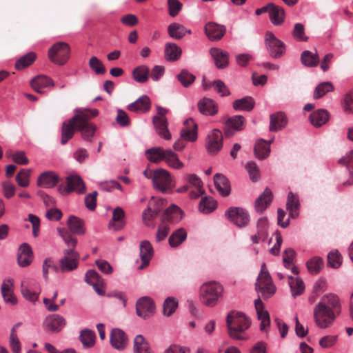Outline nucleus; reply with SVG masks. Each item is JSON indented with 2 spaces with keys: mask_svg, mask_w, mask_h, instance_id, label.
I'll list each match as a JSON object with an SVG mask.
<instances>
[{
  "mask_svg": "<svg viewBox=\"0 0 353 353\" xmlns=\"http://www.w3.org/2000/svg\"><path fill=\"white\" fill-rule=\"evenodd\" d=\"M227 218L239 228L246 227L250 220L248 212L242 208L231 207L225 212Z\"/></svg>",
  "mask_w": 353,
  "mask_h": 353,
  "instance_id": "12",
  "label": "nucleus"
},
{
  "mask_svg": "<svg viewBox=\"0 0 353 353\" xmlns=\"http://www.w3.org/2000/svg\"><path fill=\"white\" fill-rule=\"evenodd\" d=\"M153 124L159 136L165 140H170L171 139V134L168 128V121L166 118L153 117Z\"/></svg>",
  "mask_w": 353,
  "mask_h": 353,
  "instance_id": "32",
  "label": "nucleus"
},
{
  "mask_svg": "<svg viewBox=\"0 0 353 353\" xmlns=\"http://www.w3.org/2000/svg\"><path fill=\"white\" fill-rule=\"evenodd\" d=\"M21 292L28 301L34 303L41 292L39 284L32 279H24L21 285Z\"/></svg>",
  "mask_w": 353,
  "mask_h": 353,
  "instance_id": "13",
  "label": "nucleus"
},
{
  "mask_svg": "<svg viewBox=\"0 0 353 353\" xmlns=\"http://www.w3.org/2000/svg\"><path fill=\"white\" fill-rule=\"evenodd\" d=\"M244 122L245 118L242 116H235L230 118L226 122L228 128L225 132V135L227 137H230L233 134V132L231 130L230 128L236 130H241L243 129Z\"/></svg>",
  "mask_w": 353,
  "mask_h": 353,
  "instance_id": "40",
  "label": "nucleus"
},
{
  "mask_svg": "<svg viewBox=\"0 0 353 353\" xmlns=\"http://www.w3.org/2000/svg\"><path fill=\"white\" fill-rule=\"evenodd\" d=\"M178 307V301L173 297H168L163 303V314L169 316L172 315Z\"/></svg>",
  "mask_w": 353,
  "mask_h": 353,
  "instance_id": "61",
  "label": "nucleus"
},
{
  "mask_svg": "<svg viewBox=\"0 0 353 353\" xmlns=\"http://www.w3.org/2000/svg\"><path fill=\"white\" fill-rule=\"evenodd\" d=\"M295 256V252L291 248L286 249L283 255V262L285 268L290 269L294 274H298L299 271L298 268L293 265V260Z\"/></svg>",
  "mask_w": 353,
  "mask_h": 353,
  "instance_id": "44",
  "label": "nucleus"
},
{
  "mask_svg": "<svg viewBox=\"0 0 353 353\" xmlns=\"http://www.w3.org/2000/svg\"><path fill=\"white\" fill-rule=\"evenodd\" d=\"M67 225L74 234L82 235L85 233L84 221L75 216H70L67 221Z\"/></svg>",
  "mask_w": 353,
  "mask_h": 353,
  "instance_id": "37",
  "label": "nucleus"
},
{
  "mask_svg": "<svg viewBox=\"0 0 353 353\" xmlns=\"http://www.w3.org/2000/svg\"><path fill=\"white\" fill-rule=\"evenodd\" d=\"M226 32L224 26L214 22H208L205 26V32L212 41L221 39Z\"/></svg>",
  "mask_w": 353,
  "mask_h": 353,
  "instance_id": "22",
  "label": "nucleus"
},
{
  "mask_svg": "<svg viewBox=\"0 0 353 353\" xmlns=\"http://www.w3.org/2000/svg\"><path fill=\"white\" fill-rule=\"evenodd\" d=\"M134 353H151V349L148 342L141 334L135 336L134 339Z\"/></svg>",
  "mask_w": 353,
  "mask_h": 353,
  "instance_id": "43",
  "label": "nucleus"
},
{
  "mask_svg": "<svg viewBox=\"0 0 353 353\" xmlns=\"http://www.w3.org/2000/svg\"><path fill=\"white\" fill-rule=\"evenodd\" d=\"M199 111L205 115L214 116L218 112V105L210 98H203L198 103Z\"/></svg>",
  "mask_w": 353,
  "mask_h": 353,
  "instance_id": "27",
  "label": "nucleus"
},
{
  "mask_svg": "<svg viewBox=\"0 0 353 353\" xmlns=\"http://www.w3.org/2000/svg\"><path fill=\"white\" fill-rule=\"evenodd\" d=\"M206 149L210 154H216L223 147L222 132L218 129H214L208 135L205 143Z\"/></svg>",
  "mask_w": 353,
  "mask_h": 353,
  "instance_id": "15",
  "label": "nucleus"
},
{
  "mask_svg": "<svg viewBox=\"0 0 353 353\" xmlns=\"http://www.w3.org/2000/svg\"><path fill=\"white\" fill-rule=\"evenodd\" d=\"M268 236V221L267 218H260L256 223V232L251 236L253 243H259L260 241H265Z\"/></svg>",
  "mask_w": 353,
  "mask_h": 353,
  "instance_id": "20",
  "label": "nucleus"
},
{
  "mask_svg": "<svg viewBox=\"0 0 353 353\" xmlns=\"http://www.w3.org/2000/svg\"><path fill=\"white\" fill-rule=\"evenodd\" d=\"M59 233L68 247L63 251L64 255L59 260V268L63 272H70L75 270L79 265V254L74 250L77 239L65 229H59Z\"/></svg>",
  "mask_w": 353,
  "mask_h": 353,
  "instance_id": "3",
  "label": "nucleus"
},
{
  "mask_svg": "<svg viewBox=\"0 0 353 353\" xmlns=\"http://www.w3.org/2000/svg\"><path fill=\"white\" fill-rule=\"evenodd\" d=\"M255 285L256 290L261 294L264 299L272 296L276 292V287L267 270L265 263L261 265Z\"/></svg>",
  "mask_w": 353,
  "mask_h": 353,
  "instance_id": "7",
  "label": "nucleus"
},
{
  "mask_svg": "<svg viewBox=\"0 0 353 353\" xmlns=\"http://www.w3.org/2000/svg\"><path fill=\"white\" fill-rule=\"evenodd\" d=\"M341 312L339 297L333 294L324 295L314 308L315 322L320 328L330 327Z\"/></svg>",
  "mask_w": 353,
  "mask_h": 353,
  "instance_id": "2",
  "label": "nucleus"
},
{
  "mask_svg": "<svg viewBox=\"0 0 353 353\" xmlns=\"http://www.w3.org/2000/svg\"><path fill=\"white\" fill-rule=\"evenodd\" d=\"M33 252L29 244L24 243L18 250L17 261L21 267L28 266L32 261Z\"/></svg>",
  "mask_w": 353,
  "mask_h": 353,
  "instance_id": "21",
  "label": "nucleus"
},
{
  "mask_svg": "<svg viewBox=\"0 0 353 353\" xmlns=\"http://www.w3.org/2000/svg\"><path fill=\"white\" fill-rule=\"evenodd\" d=\"M154 250L150 241L144 240L140 243V256L142 261L141 265L139 267V270H142L148 265L150 259L153 256Z\"/></svg>",
  "mask_w": 353,
  "mask_h": 353,
  "instance_id": "26",
  "label": "nucleus"
},
{
  "mask_svg": "<svg viewBox=\"0 0 353 353\" xmlns=\"http://www.w3.org/2000/svg\"><path fill=\"white\" fill-rule=\"evenodd\" d=\"M342 256L338 250H332L327 254V264L332 268L337 269L342 264Z\"/></svg>",
  "mask_w": 353,
  "mask_h": 353,
  "instance_id": "58",
  "label": "nucleus"
},
{
  "mask_svg": "<svg viewBox=\"0 0 353 353\" xmlns=\"http://www.w3.org/2000/svg\"><path fill=\"white\" fill-rule=\"evenodd\" d=\"M333 90V85L330 82H323L320 83L315 89L314 98L319 99L323 97L326 93Z\"/></svg>",
  "mask_w": 353,
  "mask_h": 353,
  "instance_id": "64",
  "label": "nucleus"
},
{
  "mask_svg": "<svg viewBox=\"0 0 353 353\" xmlns=\"http://www.w3.org/2000/svg\"><path fill=\"white\" fill-rule=\"evenodd\" d=\"M254 305L258 319L261 321L260 330L265 331L270 323L269 314L263 310V303L260 298L255 300Z\"/></svg>",
  "mask_w": 353,
  "mask_h": 353,
  "instance_id": "28",
  "label": "nucleus"
},
{
  "mask_svg": "<svg viewBox=\"0 0 353 353\" xmlns=\"http://www.w3.org/2000/svg\"><path fill=\"white\" fill-rule=\"evenodd\" d=\"M95 333L89 329L83 330L79 336L80 341L85 347L93 346L95 343Z\"/></svg>",
  "mask_w": 353,
  "mask_h": 353,
  "instance_id": "52",
  "label": "nucleus"
},
{
  "mask_svg": "<svg viewBox=\"0 0 353 353\" xmlns=\"http://www.w3.org/2000/svg\"><path fill=\"white\" fill-rule=\"evenodd\" d=\"M150 108V100L147 96H142L136 101L130 103L128 109L132 112H145L149 110Z\"/></svg>",
  "mask_w": 353,
  "mask_h": 353,
  "instance_id": "36",
  "label": "nucleus"
},
{
  "mask_svg": "<svg viewBox=\"0 0 353 353\" xmlns=\"http://www.w3.org/2000/svg\"><path fill=\"white\" fill-rule=\"evenodd\" d=\"M128 343V338L125 333L118 328H114L110 333V343L113 347L118 350L125 347Z\"/></svg>",
  "mask_w": 353,
  "mask_h": 353,
  "instance_id": "24",
  "label": "nucleus"
},
{
  "mask_svg": "<svg viewBox=\"0 0 353 353\" xmlns=\"http://www.w3.org/2000/svg\"><path fill=\"white\" fill-rule=\"evenodd\" d=\"M182 139L194 141L197 138V125L192 119H188L184 122V127L181 130Z\"/></svg>",
  "mask_w": 353,
  "mask_h": 353,
  "instance_id": "23",
  "label": "nucleus"
},
{
  "mask_svg": "<svg viewBox=\"0 0 353 353\" xmlns=\"http://www.w3.org/2000/svg\"><path fill=\"white\" fill-rule=\"evenodd\" d=\"M89 66L97 74H103L106 72L103 63L94 56L90 59Z\"/></svg>",
  "mask_w": 353,
  "mask_h": 353,
  "instance_id": "63",
  "label": "nucleus"
},
{
  "mask_svg": "<svg viewBox=\"0 0 353 353\" xmlns=\"http://www.w3.org/2000/svg\"><path fill=\"white\" fill-rule=\"evenodd\" d=\"M181 49L176 44L168 43L165 46V57L168 61H175L178 60L181 55Z\"/></svg>",
  "mask_w": 353,
  "mask_h": 353,
  "instance_id": "42",
  "label": "nucleus"
},
{
  "mask_svg": "<svg viewBox=\"0 0 353 353\" xmlns=\"http://www.w3.org/2000/svg\"><path fill=\"white\" fill-rule=\"evenodd\" d=\"M254 106V101L250 97H243L233 102V108L236 110L250 111Z\"/></svg>",
  "mask_w": 353,
  "mask_h": 353,
  "instance_id": "46",
  "label": "nucleus"
},
{
  "mask_svg": "<svg viewBox=\"0 0 353 353\" xmlns=\"http://www.w3.org/2000/svg\"><path fill=\"white\" fill-rule=\"evenodd\" d=\"M339 163L346 167L350 176L347 181L343 183V185H352L353 184V150H351L341 157L339 160Z\"/></svg>",
  "mask_w": 353,
  "mask_h": 353,
  "instance_id": "34",
  "label": "nucleus"
},
{
  "mask_svg": "<svg viewBox=\"0 0 353 353\" xmlns=\"http://www.w3.org/2000/svg\"><path fill=\"white\" fill-rule=\"evenodd\" d=\"M323 261L321 257L314 256L307 262L306 265L311 274H316L323 268Z\"/></svg>",
  "mask_w": 353,
  "mask_h": 353,
  "instance_id": "56",
  "label": "nucleus"
},
{
  "mask_svg": "<svg viewBox=\"0 0 353 353\" xmlns=\"http://www.w3.org/2000/svg\"><path fill=\"white\" fill-rule=\"evenodd\" d=\"M67 185H61L58 190L63 195H68L72 192L78 194L85 192V186L82 179L78 175H70L66 178Z\"/></svg>",
  "mask_w": 353,
  "mask_h": 353,
  "instance_id": "14",
  "label": "nucleus"
},
{
  "mask_svg": "<svg viewBox=\"0 0 353 353\" xmlns=\"http://www.w3.org/2000/svg\"><path fill=\"white\" fill-rule=\"evenodd\" d=\"M65 325V319L59 314L47 316L43 322V327L48 332H58Z\"/></svg>",
  "mask_w": 353,
  "mask_h": 353,
  "instance_id": "17",
  "label": "nucleus"
},
{
  "mask_svg": "<svg viewBox=\"0 0 353 353\" xmlns=\"http://www.w3.org/2000/svg\"><path fill=\"white\" fill-rule=\"evenodd\" d=\"M214 182L219 192L223 196H228L230 194V185L228 179L221 174H216L214 176Z\"/></svg>",
  "mask_w": 353,
  "mask_h": 353,
  "instance_id": "31",
  "label": "nucleus"
},
{
  "mask_svg": "<svg viewBox=\"0 0 353 353\" xmlns=\"http://www.w3.org/2000/svg\"><path fill=\"white\" fill-rule=\"evenodd\" d=\"M31 170L21 169L16 175V181L20 187L26 188L29 185Z\"/></svg>",
  "mask_w": 353,
  "mask_h": 353,
  "instance_id": "57",
  "label": "nucleus"
},
{
  "mask_svg": "<svg viewBox=\"0 0 353 353\" xmlns=\"http://www.w3.org/2000/svg\"><path fill=\"white\" fill-rule=\"evenodd\" d=\"M70 48L67 43L58 42L48 50V58L57 65L65 64L70 58Z\"/></svg>",
  "mask_w": 353,
  "mask_h": 353,
  "instance_id": "10",
  "label": "nucleus"
},
{
  "mask_svg": "<svg viewBox=\"0 0 353 353\" xmlns=\"http://www.w3.org/2000/svg\"><path fill=\"white\" fill-rule=\"evenodd\" d=\"M1 293L6 303L12 305L17 303V299L11 291L8 283L3 282L1 285Z\"/></svg>",
  "mask_w": 353,
  "mask_h": 353,
  "instance_id": "59",
  "label": "nucleus"
},
{
  "mask_svg": "<svg viewBox=\"0 0 353 353\" xmlns=\"http://www.w3.org/2000/svg\"><path fill=\"white\" fill-rule=\"evenodd\" d=\"M245 169L249 174L250 179L253 182H256L260 179V171L258 165L254 161H249L245 165Z\"/></svg>",
  "mask_w": 353,
  "mask_h": 353,
  "instance_id": "60",
  "label": "nucleus"
},
{
  "mask_svg": "<svg viewBox=\"0 0 353 353\" xmlns=\"http://www.w3.org/2000/svg\"><path fill=\"white\" fill-rule=\"evenodd\" d=\"M85 282L93 286L94 290L99 295L105 294L104 281L95 270H88L85 274Z\"/></svg>",
  "mask_w": 353,
  "mask_h": 353,
  "instance_id": "19",
  "label": "nucleus"
},
{
  "mask_svg": "<svg viewBox=\"0 0 353 353\" xmlns=\"http://www.w3.org/2000/svg\"><path fill=\"white\" fill-rule=\"evenodd\" d=\"M74 115L68 121L63 122L61 128V143L65 145L72 138L75 131L81 132L82 138L88 141H92L97 126L90 120L97 116V109H76Z\"/></svg>",
  "mask_w": 353,
  "mask_h": 353,
  "instance_id": "1",
  "label": "nucleus"
},
{
  "mask_svg": "<svg viewBox=\"0 0 353 353\" xmlns=\"http://www.w3.org/2000/svg\"><path fill=\"white\" fill-rule=\"evenodd\" d=\"M226 323L230 337L238 340H245L244 333L250 326V321L243 314L231 312L227 316Z\"/></svg>",
  "mask_w": 353,
  "mask_h": 353,
  "instance_id": "5",
  "label": "nucleus"
},
{
  "mask_svg": "<svg viewBox=\"0 0 353 353\" xmlns=\"http://www.w3.org/2000/svg\"><path fill=\"white\" fill-rule=\"evenodd\" d=\"M210 54L213 57L218 68H225L229 63V54L226 51L217 48L210 49Z\"/></svg>",
  "mask_w": 353,
  "mask_h": 353,
  "instance_id": "29",
  "label": "nucleus"
},
{
  "mask_svg": "<svg viewBox=\"0 0 353 353\" xmlns=\"http://www.w3.org/2000/svg\"><path fill=\"white\" fill-rule=\"evenodd\" d=\"M223 288L217 282L212 281L203 284L201 288L203 302L208 306H214L221 297Z\"/></svg>",
  "mask_w": 353,
  "mask_h": 353,
  "instance_id": "8",
  "label": "nucleus"
},
{
  "mask_svg": "<svg viewBox=\"0 0 353 353\" xmlns=\"http://www.w3.org/2000/svg\"><path fill=\"white\" fill-rule=\"evenodd\" d=\"M168 32L169 35L175 39H182L185 33V28L178 23H172L168 26Z\"/></svg>",
  "mask_w": 353,
  "mask_h": 353,
  "instance_id": "51",
  "label": "nucleus"
},
{
  "mask_svg": "<svg viewBox=\"0 0 353 353\" xmlns=\"http://www.w3.org/2000/svg\"><path fill=\"white\" fill-rule=\"evenodd\" d=\"M19 324H16L12 329L10 337V347L13 353H21V343L17 337L16 328Z\"/></svg>",
  "mask_w": 353,
  "mask_h": 353,
  "instance_id": "62",
  "label": "nucleus"
},
{
  "mask_svg": "<svg viewBox=\"0 0 353 353\" xmlns=\"http://www.w3.org/2000/svg\"><path fill=\"white\" fill-rule=\"evenodd\" d=\"M58 174L53 171H46L40 174L37 179V185L43 188L54 187L59 181Z\"/></svg>",
  "mask_w": 353,
  "mask_h": 353,
  "instance_id": "18",
  "label": "nucleus"
},
{
  "mask_svg": "<svg viewBox=\"0 0 353 353\" xmlns=\"http://www.w3.org/2000/svg\"><path fill=\"white\" fill-rule=\"evenodd\" d=\"M124 216L125 212L120 207L116 208L113 211L112 219L109 223V227L114 230H121L124 225L123 221Z\"/></svg>",
  "mask_w": 353,
  "mask_h": 353,
  "instance_id": "39",
  "label": "nucleus"
},
{
  "mask_svg": "<svg viewBox=\"0 0 353 353\" xmlns=\"http://www.w3.org/2000/svg\"><path fill=\"white\" fill-rule=\"evenodd\" d=\"M147 159L152 163H158L164 161L168 166L173 169L180 170L184 164L181 162L178 155L172 150H165L162 147H153L145 151Z\"/></svg>",
  "mask_w": 353,
  "mask_h": 353,
  "instance_id": "4",
  "label": "nucleus"
},
{
  "mask_svg": "<svg viewBox=\"0 0 353 353\" xmlns=\"http://www.w3.org/2000/svg\"><path fill=\"white\" fill-rule=\"evenodd\" d=\"M265 45L269 55L274 59H280L286 50L285 44L271 32L265 33Z\"/></svg>",
  "mask_w": 353,
  "mask_h": 353,
  "instance_id": "11",
  "label": "nucleus"
},
{
  "mask_svg": "<svg viewBox=\"0 0 353 353\" xmlns=\"http://www.w3.org/2000/svg\"><path fill=\"white\" fill-rule=\"evenodd\" d=\"M217 206L216 201L211 197L203 198L199 203V210L205 214L212 212Z\"/></svg>",
  "mask_w": 353,
  "mask_h": 353,
  "instance_id": "54",
  "label": "nucleus"
},
{
  "mask_svg": "<svg viewBox=\"0 0 353 353\" xmlns=\"http://www.w3.org/2000/svg\"><path fill=\"white\" fill-rule=\"evenodd\" d=\"M269 14L270 19L274 25L279 26L283 23L285 19V11L282 7L272 3V6H271Z\"/></svg>",
  "mask_w": 353,
  "mask_h": 353,
  "instance_id": "38",
  "label": "nucleus"
},
{
  "mask_svg": "<svg viewBox=\"0 0 353 353\" xmlns=\"http://www.w3.org/2000/svg\"><path fill=\"white\" fill-rule=\"evenodd\" d=\"M176 78L185 88H188L192 84L196 79L193 74L185 69L182 70L179 74H177Z\"/></svg>",
  "mask_w": 353,
  "mask_h": 353,
  "instance_id": "55",
  "label": "nucleus"
},
{
  "mask_svg": "<svg viewBox=\"0 0 353 353\" xmlns=\"http://www.w3.org/2000/svg\"><path fill=\"white\" fill-rule=\"evenodd\" d=\"M301 61L305 66L314 67L318 65L319 58L316 52L312 53L311 51L305 50L301 53Z\"/></svg>",
  "mask_w": 353,
  "mask_h": 353,
  "instance_id": "48",
  "label": "nucleus"
},
{
  "mask_svg": "<svg viewBox=\"0 0 353 353\" xmlns=\"http://www.w3.org/2000/svg\"><path fill=\"white\" fill-rule=\"evenodd\" d=\"M32 88L38 93L43 94V88L47 87H54V81L48 76L38 75L33 78L30 81Z\"/></svg>",
  "mask_w": 353,
  "mask_h": 353,
  "instance_id": "25",
  "label": "nucleus"
},
{
  "mask_svg": "<svg viewBox=\"0 0 353 353\" xmlns=\"http://www.w3.org/2000/svg\"><path fill=\"white\" fill-rule=\"evenodd\" d=\"M37 57L35 52H30L19 58L15 62L14 67L17 70H23L30 66L36 61Z\"/></svg>",
  "mask_w": 353,
  "mask_h": 353,
  "instance_id": "41",
  "label": "nucleus"
},
{
  "mask_svg": "<svg viewBox=\"0 0 353 353\" xmlns=\"http://www.w3.org/2000/svg\"><path fill=\"white\" fill-rule=\"evenodd\" d=\"M270 152L269 144L263 139L256 142L254 146V154L259 159H264L268 157Z\"/></svg>",
  "mask_w": 353,
  "mask_h": 353,
  "instance_id": "45",
  "label": "nucleus"
},
{
  "mask_svg": "<svg viewBox=\"0 0 353 353\" xmlns=\"http://www.w3.org/2000/svg\"><path fill=\"white\" fill-rule=\"evenodd\" d=\"M272 201V192L269 188H266L264 192L256 199L255 210L257 212H263Z\"/></svg>",
  "mask_w": 353,
  "mask_h": 353,
  "instance_id": "30",
  "label": "nucleus"
},
{
  "mask_svg": "<svg viewBox=\"0 0 353 353\" xmlns=\"http://www.w3.org/2000/svg\"><path fill=\"white\" fill-rule=\"evenodd\" d=\"M287 123L288 119L283 112H278L272 114L270 115V130H281L287 125Z\"/></svg>",
  "mask_w": 353,
  "mask_h": 353,
  "instance_id": "33",
  "label": "nucleus"
},
{
  "mask_svg": "<svg viewBox=\"0 0 353 353\" xmlns=\"http://www.w3.org/2000/svg\"><path fill=\"white\" fill-rule=\"evenodd\" d=\"M329 117V112L326 110L319 109L310 114V120L314 126L320 127L327 122Z\"/></svg>",
  "mask_w": 353,
  "mask_h": 353,
  "instance_id": "35",
  "label": "nucleus"
},
{
  "mask_svg": "<svg viewBox=\"0 0 353 353\" xmlns=\"http://www.w3.org/2000/svg\"><path fill=\"white\" fill-rule=\"evenodd\" d=\"M136 310L139 316L147 319L154 313V303L150 298L144 296L137 301Z\"/></svg>",
  "mask_w": 353,
  "mask_h": 353,
  "instance_id": "16",
  "label": "nucleus"
},
{
  "mask_svg": "<svg viewBox=\"0 0 353 353\" xmlns=\"http://www.w3.org/2000/svg\"><path fill=\"white\" fill-rule=\"evenodd\" d=\"M150 75V70L146 65H139L132 71V76L134 80L139 83H145L148 81Z\"/></svg>",
  "mask_w": 353,
  "mask_h": 353,
  "instance_id": "50",
  "label": "nucleus"
},
{
  "mask_svg": "<svg viewBox=\"0 0 353 353\" xmlns=\"http://www.w3.org/2000/svg\"><path fill=\"white\" fill-rule=\"evenodd\" d=\"M182 218L181 210L175 205H172L170 208H167L163 215L162 223L159 226L156 234V241L160 242L163 241L168 236L170 232V227L165 221L177 222Z\"/></svg>",
  "mask_w": 353,
  "mask_h": 353,
  "instance_id": "6",
  "label": "nucleus"
},
{
  "mask_svg": "<svg viewBox=\"0 0 353 353\" xmlns=\"http://www.w3.org/2000/svg\"><path fill=\"white\" fill-rule=\"evenodd\" d=\"M288 279L290 280L289 284L293 296H296L301 294L305 290L303 281L299 277L294 278L292 276H289Z\"/></svg>",
  "mask_w": 353,
  "mask_h": 353,
  "instance_id": "53",
  "label": "nucleus"
},
{
  "mask_svg": "<svg viewBox=\"0 0 353 353\" xmlns=\"http://www.w3.org/2000/svg\"><path fill=\"white\" fill-rule=\"evenodd\" d=\"M187 237V233L183 228L174 231L168 239L169 244L172 248H176L181 244Z\"/></svg>",
  "mask_w": 353,
  "mask_h": 353,
  "instance_id": "49",
  "label": "nucleus"
},
{
  "mask_svg": "<svg viewBox=\"0 0 353 353\" xmlns=\"http://www.w3.org/2000/svg\"><path fill=\"white\" fill-rule=\"evenodd\" d=\"M286 206L292 217L294 218L298 215L297 212L299 208V198L292 192H290L288 195Z\"/></svg>",
  "mask_w": 353,
  "mask_h": 353,
  "instance_id": "47",
  "label": "nucleus"
},
{
  "mask_svg": "<svg viewBox=\"0 0 353 353\" xmlns=\"http://www.w3.org/2000/svg\"><path fill=\"white\" fill-rule=\"evenodd\" d=\"M153 186L161 192L172 191L175 182L170 173L165 169L159 168L154 170Z\"/></svg>",
  "mask_w": 353,
  "mask_h": 353,
  "instance_id": "9",
  "label": "nucleus"
}]
</instances>
